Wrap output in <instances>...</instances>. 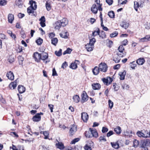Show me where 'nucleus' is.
Segmentation results:
<instances>
[{
	"label": "nucleus",
	"mask_w": 150,
	"mask_h": 150,
	"mask_svg": "<svg viewBox=\"0 0 150 150\" xmlns=\"http://www.w3.org/2000/svg\"><path fill=\"white\" fill-rule=\"evenodd\" d=\"M18 90L19 93H22L25 91V88L23 86H18Z\"/></svg>",
	"instance_id": "nucleus-24"
},
{
	"label": "nucleus",
	"mask_w": 150,
	"mask_h": 150,
	"mask_svg": "<svg viewBox=\"0 0 150 150\" xmlns=\"http://www.w3.org/2000/svg\"><path fill=\"white\" fill-rule=\"evenodd\" d=\"M126 74V71H124L123 72H120L119 73V75L120 76V79L123 80L125 79V75Z\"/></svg>",
	"instance_id": "nucleus-23"
},
{
	"label": "nucleus",
	"mask_w": 150,
	"mask_h": 150,
	"mask_svg": "<svg viewBox=\"0 0 150 150\" xmlns=\"http://www.w3.org/2000/svg\"><path fill=\"white\" fill-rule=\"evenodd\" d=\"M34 10L32 9L31 6L27 8V12L28 13H33L34 12Z\"/></svg>",
	"instance_id": "nucleus-46"
},
{
	"label": "nucleus",
	"mask_w": 150,
	"mask_h": 150,
	"mask_svg": "<svg viewBox=\"0 0 150 150\" xmlns=\"http://www.w3.org/2000/svg\"><path fill=\"white\" fill-rule=\"evenodd\" d=\"M98 140L99 143L105 142L107 141L105 136L104 135H103L100 137L98 139Z\"/></svg>",
	"instance_id": "nucleus-29"
},
{
	"label": "nucleus",
	"mask_w": 150,
	"mask_h": 150,
	"mask_svg": "<svg viewBox=\"0 0 150 150\" xmlns=\"http://www.w3.org/2000/svg\"><path fill=\"white\" fill-rule=\"evenodd\" d=\"M92 86L93 89L95 90H98L101 87V86L100 84L99 83H93L92 84Z\"/></svg>",
	"instance_id": "nucleus-11"
},
{
	"label": "nucleus",
	"mask_w": 150,
	"mask_h": 150,
	"mask_svg": "<svg viewBox=\"0 0 150 150\" xmlns=\"http://www.w3.org/2000/svg\"><path fill=\"white\" fill-rule=\"evenodd\" d=\"M96 42V40L95 39V38H93L92 39L90 40L88 44L92 45V46H94V44Z\"/></svg>",
	"instance_id": "nucleus-43"
},
{
	"label": "nucleus",
	"mask_w": 150,
	"mask_h": 150,
	"mask_svg": "<svg viewBox=\"0 0 150 150\" xmlns=\"http://www.w3.org/2000/svg\"><path fill=\"white\" fill-rule=\"evenodd\" d=\"M118 50L119 52L117 53V55L119 57H122L125 55V53L123 52V51L124 50V48L123 45H120Z\"/></svg>",
	"instance_id": "nucleus-3"
},
{
	"label": "nucleus",
	"mask_w": 150,
	"mask_h": 150,
	"mask_svg": "<svg viewBox=\"0 0 150 150\" xmlns=\"http://www.w3.org/2000/svg\"><path fill=\"white\" fill-rule=\"evenodd\" d=\"M81 96L82 97V101L83 102L87 101L88 99V96L86 93L85 91H83V92Z\"/></svg>",
	"instance_id": "nucleus-6"
},
{
	"label": "nucleus",
	"mask_w": 150,
	"mask_h": 150,
	"mask_svg": "<svg viewBox=\"0 0 150 150\" xmlns=\"http://www.w3.org/2000/svg\"><path fill=\"white\" fill-rule=\"evenodd\" d=\"M46 7L47 10L48 11L50 10L51 8L50 4L49 2H46Z\"/></svg>",
	"instance_id": "nucleus-42"
},
{
	"label": "nucleus",
	"mask_w": 150,
	"mask_h": 150,
	"mask_svg": "<svg viewBox=\"0 0 150 150\" xmlns=\"http://www.w3.org/2000/svg\"><path fill=\"white\" fill-rule=\"evenodd\" d=\"M132 131H129L126 130L125 131L123 134L125 136H128L130 134H132Z\"/></svg>",
	"instance_id": "nucleus-52"
},
{
	"label": "nucleus",
	"mask_w": 150,
	"mask_h": 150,
	"mask_svg": "<svg viewBox=\"0 0 150 150\" xmlns=\"http://www.w3.org/2000/svg\"><path fill=\"white\" fill-rule=\"evenodd\" d=\"M100 71L99 67H95L92 70L93 72L95 75H98Z\"/></svg>",
	"instance_id": "nucleus-26"
},
{
	"label": "nucleus",
	"mask_w": 150,
	"mask_h": 150,
	"mask_svg": "<svg viewBox=\"0 0 150 150\" xmlns=\"http://www.w3.org/2000/svg\"><path fill=\"white\" fill-rule=\"evenodd\" d=\"M29 3L30 4V6L32 8V9L33 10H35L37 7L36 3L33 0H31L30 1Z\"/></svg>",
	"instance_id": "nucleus-16"
},
{
	"label": "nucleus",
	"mask_w": 150,
	"mask_h": 150,
	"mask_svg": "<svg viewBox=\"0 0 150 150\" xmlns=\"http://www.w3.org/2000/svg\"><path fill=\"white\" fill-rule=\"evenodd\" d=\"M91 11L94 13L96 14L98 12V8L95 4H93L91 8Z\"/></svg>",
	"instance_id": "nucleus-19"
},
{
	"label": "nucleus",
	"mask_w": 150,
	"mask_h": 150,
	"mask_svg": "<svg viewBox=\"0 0 150 150\" xmlns=\"http://www.w3.org/2000/svg\"><path fill=\"white\" fill-rule=\"evenodd\" d=\"M145 62V59L143 58H140L136 61V63L139 65H142Z\"/></svg>",
	"instance_id": "nucleus-15"
},
{
	"label": "nucleus",
	"mask_w": 150,
	"mask_h": 150,
	"mask_svg": "<svg viewBox=\"0 0 150 150\" xmlns=\"http://www.w3.org/2000/svg\"><path fill=\"white\" fill-rule=\"evenodd\" d=\"M107 79H108V85L110 84L112 82V79L110 77H107Z\"/></svg>",
	"instance_id": "nucleus-57"
},
{
	"label": "nucleus",
	"mask_w": 150,
	"mask_h": 150,
	"mask_svg": "<svg viewBox=\"0 0 150 150\" xmlns=\"http://www.w3.org/2000/svg\"><path fill=\"white\" fill-rule=\"evenodd\" d=\"M100 30L99 28H97L96 30L94 31L92 33V35L94 37L98 35H99Z\"/></svg>",
	"instance_id": "nucleus-34"
},
{
	"label": "nucleus",
	"mask_w": 150,
	"mask_h": 150,
	"mask_svg": "<svg viewBox=\"0 0 150 150\" xmlns=\"http://www.w3.org/2000/svg\"><path fill=\"white\" fill-rule=\"evenodd\" d=\"M98 67L100 71L104 72H106L107 70V65L104 63H101L99 65Z\"/></svg>",
	"instance_id": "nucleus-2"
},
{
	"label": "nucleus",
	"mask_w": 150,
	"mask_h": 150,
	"mask_svg": "<svg viewBox=\"0 0 150 150\" xmlns=\"http://www.w3.org/2000/svg\"><path fill=\"white\" fill-rule=\"evenodd\" d=\"M118 34V32L117 31H115L114 32L110 34V37L111 38H113L116 37L117 35Z\"/></svg>",
	"instance_id": "nucleus-51"
},
{
	"label": "nucleus",
	"mask_w": 150,
	"mask_h": 150,
	"mask_svg": "<svg viewBox=\"0 0 150 150\" xmlns=\"http://www.w3.org/2000/svg\"><path fill=\"white\" fill-rule=\"evenodd\" d=\"M48 106L50 110V111L51 112H53V109L54 106L52 104H49L48 105Z\"/></svg>",
	"instance_id": "nucleus-58"
},
{
	"label": "nucleus",
	"mask_w": 150,
	"mask_h": 150,
	"mask_svg": "<svg viewBox=\"0 0 150 150\" xmlns=\"http://www.w3.org/2000/svg\"><path fill=\"white\" fill-rule=\"evenodd\" d=\"M85 136L86 137L91 138L92 137V134L89 131H86L85 132Z\"/></svg>",
	"instance_id": "nucleus-39"
},
{
	"label": "nucleus",
	"mask_w": 150,
	"mask_h": 150,
	"mask_svg": "<svg viewBox=\"0 0 150 150\" xmlns=\"http://www.w3.org/2000/svg\"><path fill=\"white\" fill-rule=\"evenodd\" d=\"M73 99L74 102L76 103H78L80 100V98L79 96L75 95L73 96Z\"/></svg>",
	"instance_id": "nucleus-28"
},
{
	"label": "nucleus",
	"mask_w": 150,
	"mask_h": 150,
	"mask_svg": "<svg viewBox=\"0 0 150 150\" xmlns=\"http://www.w3.org/2000/svg\"><path fill=\"white\" fill-rule=\"evenodd\" d=\"M99 35L100 37L103 39L105 38L106 36L105 32L103 31H101L100 32H99Z\"/></svg>",
	"instance_id": "nucleus-35"
},
{
	"label": "nucleus",
	"mask_w": 150,
	"mask_h": 150,
	"mask_svg": "<svg viewBox=\"0 0 150 150\" xmlns=\"http://www.w3.org/2000/svg\"><path fill=\"white\" fill-rule=\"evenodd\" d=\"M41 60H42L45 64H47V63L49 62H50V60H47L45 61V60L47 59L48 57V55L47 53L46 52H43L41 54Z\"/></svg>",
	"instance_id": "nucleus-4"
},
{
	"label": "nucleus",
	"mask_w": 150,
	"mask_h": 150,
	"mask_svg": "<svg viewBox=\"0 0 150 150\" xmlns=\"http://www.w3.org/2000/svg\"><path fill=\"white\" fill-rule=\"evenodd\" d=\"M133 146L135 148L137 147L139 144L138 141L136 139H134L133 141Z\"/></svg>",
	"instance_id": "nucleus-33"
},
{
	"label": "nucleus",
	"mask_w": 150,
	"mask_h": 150,
	"mask_svg": "<svg viewBox=\"0 0 150 150\" xmlns=\"http://www.w3.org/2000/svg\"><path fill=\"white\" fill-rule=\"evenodd\" d=\"M77 65L75 63V62L74 63H71V65L70 66V68L73 69H76L77 68Z\"/></svg>",
	"instance_id": "nucleus-38"
},
{
	"label": "nucleus",
	"mask_w": 150,
	"mask_h": 150,
	"mask_svg": "<svg viewBox=\"0 0 150 150\" xmlns=\"http://www.w3.org/2000/svg\"><path fill=\"white\" fill-rule=\"evenodd\" d=\"M150 145V140L149 139H146L142 140L140 144V146L143 149H144L146 146H149Z\"/></svg>",
	"instance_id": "nucleus-1"
},
{
	"label": "nucleus",
	"mask_w": 150,
	"mask_h": 150,
	"mask_svg": "<svg viewBox=\"0 0 150 150\" xmlns=\"http://www.w3.org/2000/svg\"><path fill=\"white\" fill-rule=\"evenodd\" d=\"M150 40V35H146L145 37L141 38L140 40V41L141 42H146Z\"/></svg>",
	"instance_id": "nucleus-20"
},
{
	"label": "nucleus",
	"mask_w": 150,
	"mask_h": 150,
	"mask_svg": "<svg viewBox=\"0 0 150 150\" xmlns=\"http://www.w3.org/2000/svg\"><path fill=\"white\" fill-rule=\"evenodd\" d=\"M108 103L109 108L110 109H112L113 105V102L110 100H108Z\"/></svg>",
	"instance_id": "nucleus-47"
},
{
	"label": "nucleus",
	"mask_w": 150,
	"mask_h": 150,
	"mask_svg": "<svg viewBox=\"0 0 150 150\" xmlns=\"http://www.w3.org/2000/svg\"><path fill=\"white\" fill-rule=\"evenodd\" d=\"M135 62L133 61L132 62L130 63V66L131 68L132 69H134L135 67H136L137 64L134 63Z\"/></svg>",
	"instance_id": "nucleus-49"
},
{
	"label": "nucleus",
	"mask_w": 150,
	"mask_h": 150,
	"mask_svg": "<svg viewBox=\"0 0 150 150\" xmlns=\"http://www.w3.org/2000/svg\"><path fill=\"white\" fill-rule=\"evenodd\" d=\"M6 75L8 79L10 80H13L14 79V75L13 73L11 71L7 72Z\"/></svg>",
	"instance_id": "nucleus-8"
},
{
	"label": "nucleus",
	"mask_w": 150,
	"mask_h": 150,
	"mask_svg": "<svg viewBox=\"0 0 150 150\" xmlns=\"http://www.w3.org/2000/svg\"><path fill=\"white\" fill-rule=\"evenodd\" d=\"M8 22L12 23L14 20L13 15L12 14H9L8 15Z\"/></svg>",
	"instance_id": "nucleus-25"
},
{
	"label": "nucleus",
	"mask_w": 150,
	"mask_h": 150,
	"mask_svg": "<svg viewBox=\"0 0 150 150\" xmlns=\"http://www.w3.org/2000/svg\"><path fill=\"white\" fill-rule=\"evenodd\" d=\"M108 130V129L107 128L105 127H103L102 130V132L103 133H105L107 132Z\"/></svg>",
	"instance_id": "nucleus-55"
},
{
	"label": "nucleus",
	"mask_w": 150,
	"mask_h": 150,
	"mask_svg": "<svg viewBox=\"0 0 150 150\" xmlns=\"http://www.w3.org/2000/svg\"><path fill=\"white\" fill-rule=\"evenodd\" d=\"M134 8L135 9V10L136 11H138L137 8H139V7L141 6V4L140 5L139 4V3L137 1H134Z\"/></svg>",
	"instance_id": "nucleus-30"
},
{
	"label": "nucleus",
	"mask_w": 150,
	"mask_h": 150,
	"mask_svg": "<svg viewBox=\"0 0 150 150\" xmlns=\"http://www.w3.org/2000/svg\"><path fill=\"white\" fill-rule=\"evenodd\" d=\"M33 57L35 61L39 62L41 60V54L37 52H36L33 54Z\"/></svg>",
	"instance_id": "nucleus-5"
},
{
	"label": "nucleus",
	"mask_w": 150,
	"mask_h": 150,
	"mask_svg": "<svg viewBox=\"0 0 150 150\" xmlns=\"http://www.w3.org/2000/svg\"><path fill=\"white\" fill-rule=\"evenodd\" d=\"M7 1L5 0H0V5L4 6L6 4Z\"/></svg>",
	"instance_id": "nucleus-50"
},
{
	"label": "nucleus",
	"mask_w": 150,
	"mask_h": 150,
	"mask_svg": "<svg viewBox=\"0 0 150 150\" xmlns=\"http://www.w3.org/2000/svg\"><path fill=\"white\" fill-rule=\"evenodd\" d=\"M127 43H128V41L126 39V40H124V41H123L122 42V45L125 46V45H126L127 44Z\"/></svg>",
	"instance_id": "nucleus-62"
},
{
	"label": "nucleus",
	"mask_w": 150,
	"mask_h": 150,
	"mask_svg": "<svg viewBox=\"0 0 150 150\" xmlns=\"http://www.w3.org/2000/svg\"><path fill=\"white\" fill-rule=\"evenodd\" d=\"M42 150H49L48 147H46L44 145H42L41 146Z\"/></svg>",
	"instance_id": "nucleus-64"
},
{
	"label": "nucleus",
	"mask_w": 150,
	"mask_h": 150,
	"mask_svg": "<svg viewBox=\"0 0 150 150\" xmlns=\"http://www.w3.org/2000/svg\"><path fill=\"white\" fill-rule=\"evenodd\" d=\"M67 66V63L66 62H65L62 64L61 67L64 69L66 68Z\"/></svg>",
	"instance_id": "nucleus-56"
},
{
	"label": "nucleus",
	"mask_w": 150,
	"mask_h": 150,
	"mask_svg": "<svg viewBox=\"0 0 150 150\" xmlns=\"http://www.w3.org/2000/svg\"><path fill=\"white\" fill-rule=\"evenodd\" d=\"M137 134L138 137H143L144 138H147L148 137V135H146L140 131H138L137 133Z\"/></svg>",
	"instance_id": "nucleus-22"
},
{
	"label": "nucleus",
	"mask_w": 150,
	"mask_h": 150,
	"mask_svg": "<svg viewBox=\"0 0 150 150\" xmlns=\"http://www.w3.org/2000/svg\"><path fill=\"white\" fill-rule=\"evenodd\" d=\"M122 24V26L125 29H126L128 27V24L126 22H123Z\"/></svg>",
	"instance_id": "nucleus-48"
},
{
	"label": "nucleus",
	"mask_w": 150,
	"mask_h": 150,
	"mask_svg": "<svg viewBox=\"0 0 150 150\" xmlns=\"http://www.w3.org/2000/svg\"><path fill=\"white\" fill-rule=\"evenodd\" d=\"M43 42V40L40 38L36 41V42L38 45H40Z\"/></svg>",
	"instance_id": "nucleus-45"
},
{
	"label": "nucleus",
	"mask_w": 150,
	"mask_h": 150,
	"mask_svg": "<svg viewBox=\"0 0 150 150\" xmlns=\"http://www.w3.org/2000/svg\"><path fill=\"white\" fill-rule=\"evenodd\" d=\"M76 131V128L74 126H72L70 129L69 133L70 135H73Z\"/></svg>",
	"instance_id": "nucleus-17"
},
{
	"label": "nucleus",
	"mask_w": 150,
	"mask_h": 150,
	"mask_svg": "<svg viewBox=\"0 0 150 150\" xmlns=\"http://www.w3.org/2000/svg\"><path fill=\"white\" fill-rule=\"evenodd\" d=\"M59 21L61 23V25L63 27L65 26L68 23V21L67 18H63Z\"/></svg>",
	"instance_id": "nucleus-14"
},
{
	"label": "nucleus",
	"mask_w": 150,
	"mask_h": 150,
	"mask_svg": "<svg viewBox=\"0 0 150 150\" xmlns=\"http://www.w3.org/2000/svg\"><path fill=\"white\" fill-rule=\"evenodd\" d=\"M114 133V132L113 131L111 130L107 134V136L108 137H109L113 134Z\"/></svg>",
	"instance_id": "nucleus-53"
},
{
	"label": "nucleus",
	"mask_w": 150,
	"mask_h": 150,
	"mask_svg": "<svg viewBox=\"0 0 150 150\" xmlns=\"http://www.w3.org/2000/svg\"><path fill=\"white\" fill-rule=\"evenodd\" d=\"M89 131L92 134V137L97 138L98 136V134L96 129L90 128Z\"/></svg>",
	"instance_id": "nucleus-7"
},
{
	"label": "nucleus",
	"mask_w": 150,
	"mask_h": 150,
	"mask_svg": "<svg viewBox=\"0 0 150 150\" xmlns=\"http://www.w3.org/2000/svg\"><path fill=\"white\" fill-rule=\"evenodd\" d=\"M58 143L56 144L57 147L61 150L64 149V144L61 142H59L58 141Z\"/></svg>",
	"instance_id": "nucleus-21"
},
{
	"label": "nucleus",
	"mask_w": 150,
	"mask_h": 150,
	"mask_svg": "<svg viewBox=\"0 0 150 150\" xmlns=\"http://www.w3.org/2000/svg\"><path fill=\"white\" fill-rule=\"evenodd\" d=\"M68 33L67 32H62L60 34V36L62 38H68Z\"/></svg>",
	"instance_id": "nucleus-31"
},
{
	"label": "nucleus",
	"mask_w": 150,
	"mask_h": 150,
	"mask_svg": "<svg viewBox=\"0 0 150 150\" xmlns=\"http://www.w3.org/2000/svg\"><path fill=\"white\" fill-rule=\"evenodd\" d=\"M17 80H16L14 82H11L9 85V88L12 89H14L16 87L17 85Z\"/></svg>",
	"instance_id": "nucleus-10"
},
{
	"label": "nucleus",
	"mask_w": 150,
	"mask_h": 150,
	"mask_svg": "<svg viewBox=\"0 0 150 150\" xmlns=\"http://www.w3.org/2000/svg\"><path fill=\"white\" fill-rule=\"evenodd\" d=\"M110 18H113L114 17L115 14L113 11H110L108 13V14Z\"/></svg>",
	"instance_id": "nucleus-40"
},
{
	"label": "nucleus",
	"mask_w": 150,
	"mask_h": 150,
	"mask_svg": "<svg viewBox=\"0 0 150 150\" xmlns=\"http://www.w3.org/2000/svg\"><path fill=\"white\" fill-rule=\"evenodd\" d=\"M114 131L117 134L119 135L121 133L122 130L120 127L117 126L114 129Z\"/></svg>",
	"instance_id": "nucleus-27"
},
{
	"label": "nucleus",
	"mask_w": 150,
	"mask_h": 150,
	"mask_svg": "<svg viewBox=\"0 0 150 150\" xmlns=\"http://www.w3.org/2000/svg\"><path fill=\"white\" fill-rule=\"evenodd\" d=\"M84 149L85 150H91V147L86 145L84 147Z\"/></svg>",
	"instance_id": "nucleus-61"
},
{
	"label": "nucleus",
	"mask_w": 150,
	"mask_h": 150,
	"mask_svg": "<svg viewBox=\"0 0 150 150\" xmlns=\"http://www.w3.org/2000/svg\"><path fill=\"white\" fill-rule=\"evenodd\" d=\"M56 25H55V28L56 29H59L61 26H62L61 25V23L59 21L55 23Z\"/></svg>",
	"instance_id": "nucleus-37"
},
{
	"label": "nucleus",
	"mask_w": 150,
	"mask_h": 150,
	"mask_svg": "<svg viewBox=\"0 0 150 150\" xmlns=\"http://www.w3.org/2000/svg\"><path fill=\"white\" fill-rule=\"evenodd\" d=\"M58 41V39L57 38H52L51 39L52 44L56 46Z\"/></svg>",
	"instance_id": "nucleus-32"
},
{
	"label": "nucleus",
	"mask_w": 150,
	"mask_h": 150,
	"mask_svg": "<svg viewBox=\"0 0 150 150\" xmlns=\"http://www.w3.org/2000/svg\"><path fill=\"white\" fill-rule=\"evenodd\" d=\"M102 80L103 82V83L106 84L107 85H108V83L107 78V79L103 78L102 79Z\"/></svg>",
	"instance_id": "nucleus-59"
},
{
	"label": "nucleus",
	"mask_w": 150,
	"mask_h": 150,
	"mask_svg": "<svg viewBox=\"0 0 150 150\" xmlns=\"http://www.w3.org/2000/svg\"><path fill=\"white\" fill-rule=\"evenodd\" d=\"M94 46L88 43L85 45V48L88 52H91L93 50Z\"/></svg>",
	"instance_id": "nucleus-13"
},
{
	"label": "nucleus",
	"mask_w": 150,
	"mask_h": 150,
	"mask_svg": "<svg viewBox=\"0 0 150 150\" xmlns=\"http://www.w3.org/2000/svg\"><path fill=\"white\" fill-rule=\"evenodd\" d=\"M81 118L84 122H86L88 118V115L86 112L81 113Z\"/></svg>",
	"instance_id": "nucleus-9"
},
{
	"label": "nucleus",
	"mask_w": 150,
	"mask_h": 150,
	"mask_svg": "<svg viewBox=\"0 0 150 150\" xmlns=\"http://www.w3.org/2000/svg\"><path fill=\"white\" fill-rule=\"evenodd\" d=\"M62 50L60 49L59 51H56L55 52V55L58 56H60L62 54Z\"/></svg>",
	"instance_id": "nucleus-36"
},
{
	"label": "nucleus",
	"mask_w": 150,
	"mask_h": 150,
	"mask_svg": "<svg viewBox=\"0 0 150 150\" xmlns=\"http://www.w3.org/2000/svg\"><path fill=\"white\" fill-rule=\"evenodd\" d=\"M55 36V35L54 33L52 32L51 33L49 34L48 36L49 38L50 39H52Z\"/></svg>",
	"instance_id": "nucleus-54"
},
{
	"label": "nucleus",
	"mask_w": 150,
	"mask_h": 150,
	"mask_svg": "<svg viewBox=\"0 0 150 150\" xmlns=\"http://www.w3.org/2000/svg\"><path fill=\"white\" fill-rule=\"evenodd\" d=\"M72 51V50L69 48H68L67 50L64 51L63 53V55H65L67 54H70Z\"/></svg>",
	"instance_id": "nucleus-41"
},
{
	"label": "nucleus",
	"mask_w": 150,
	"mask_h": 150,
	"mask_svg": "<svg viewBox=\"0 0 150 150\" xmlns=\"http://www.w3.org/2000/svg\"><path fill=\"white\" fill-rule=\"evenodd\" d=\"M110 144L112 147L115 149H118L119 148V144L118 141L116 142H111Z\"/></svg>",
	"instance_id": "nucleus-18"
},
{
	"label": "nucleus",
	"mask_w": 150,
	"mask_h": 150,
	"mask_svg": "<svg viewBox=\"0 0 150 150\" xmlns=\"http://www.w3.org/2000/svg\"><path fill=\"white\" fill-rule=\"evenodd\" d=\"M41 119V117L40 116H39V114H36L34 116L32 120L34 122H39L40 121Z\"/></svg>",
	"instance_id": "nucleus-12"
},
{
	"label": "nucleus",
	"mask_w": 150,
	"mask_h": 150,
	"mask_svg": "<svg viewBox=\"0 0 150 150\" xmlns=\"http://www.w3.org/2000/svg\"><path fill=\"white\" fill-rule=\"evenodd\" d=\"M80 140V139L79 138H76L73 139L71 142V144H74L75 143L78 142Z\"/></svg>",
	"instance_id": "nucleus-44"
},
{
	"label": "nucleus",
	"mask_w": 150,
	"mask_h": 150,
	"mask_svg": "<svg viewBox=\"0 0 150 150\" xmlns=\"http://www.w3.org/2000/svg\"><path fill=\"white\" fill-rule=\"evenodd\" d=\"M106 2L110 6L113 3L112 0H106Z\"/></svg>",
	"instance_id": "nucleus-60"
},
{
	"label": "nucleus",
	"mask_w": 150,
	"mask_h": 150,
	"mask_svg": "<svg viewBox=\"0 0 150 150\" xmlns=\"http://www.w3.org/2000/svg\"><path fill=\"white\" fill-rule=\"evenodd\" d=\"M0 38L2 39H6V35L2 33L0 34Z\"/></svg>",
	"instance_id": "nucleus-63"
}]
</instances>
